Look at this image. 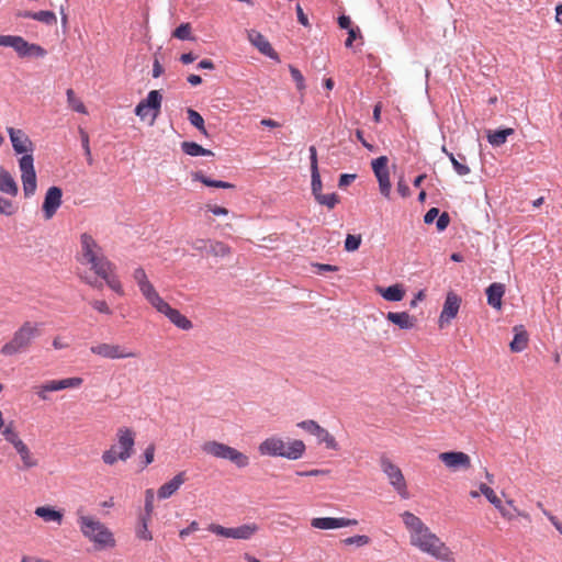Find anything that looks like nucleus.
Returning a JSON list of instances; mask_svg holds the SVG:
<instances>
[{"label": "nucleus", "mask_w": 562, "mask_h": 562, "mask_svg": "<svg viewBox=\"0 0 562 562\" xmlns=\"http://www.w3.org/2000/svg\"><path fill=\"white\" fill-rule=\"evenodd\" d=\"M311 188H312V194L316 199L319 194H322V179L319 171L311 172Z\"/></svg>", "instance_id": "a18cd8bd"}, {"label": "nucleus", "mask_w": 562, "mask_h": 562, "mask_svg": "<svg viewBox=\"0 0 562 562\" xmlns=\"http://www.w3.org/2000/svg\"><path fill=\"white\" fill-rule=\"evenodd\" d=\"M83 380L79 376H72V378H66L61 380H50L48 381V389L49 391H61L65 389H75L82 384Z\"/></svg>", "instance_id": "cd10ccee"}, {"label": "nucleus", "mask_w": 562, "mask_h": 562, "mask_svg": "<svg viewBox=\"0 0 562 562\" xmlns=\"http://www.w3.org/2000/svg\"><path fill=\"white\" fill-rule=\"evenodd\" d=\"M314 267L318 274H324L325 272H336L339 269L337 266L328 263H315Z\"/></svg>", "instance_id": "bf43d9fd"}, {"label": "nucleus", "mask_w": 562, "mask_h": 562, "mask_svg": "<svg viewBox=\"0 0 562 562\" xmlns=\"http://www.w3.org/2000/svg\"><path fill=\"white\" fill-rule=\"evenodd\" d=\"M112 272H113V270H105V277H101V278L106 282L108 286L112 291H114L119 295H123L124 294L123 286H122L120 280L115 276H112Z\"/></svg>", "instance_id": "e433bc0d"}, {"label": "nucleus", "mask_w": 562, "mask_h": 562, "mask_svg": "<svg viewBox=\"0 0 562 562\" xmlns=\"http://www.w3.org/2000/svg\"><path fill=\"white\" fill-rule=\"evenodd\" d=\"M34 514L46 522L53 521L56 522L57 525H61L63 522V513L60 510L55 509L52 506L36 507Z\"/></svg>", "instance_id": "bb28decb"}, {"label": "nucleus", "mask_w": 562, "mask_h": 562, "mask_svg": "<svg viewBox=\"0 0 562 562\" xmlns=\"http://www.w3.org/2000/svg\"><path fill=\"white\" fill-rule=\"evenodd\" d=\"M210 239L198 238L192 243V248L201 254H209Z\"/></svg>", "instance_id": "864d4df0"}, {"label": "nucleus", "mask_w": 562, "mask_h": 562, "mask_svg": "<svg viewBox=\"0 0 562 562\" xmlns=\"http://www.w3.org/2000/svg\"><path fill=\"white\" fill-rule=\"evenodd\" d=\"M8 134L16 154H23L19 160L23 192L26 198L32 196L36 191V173L34 169L33 143L24 131L8 127Z\"/></svg>", "instance_id": "f03ea898"}, {"label": "nucleus", "mask_w": 562, "mask_h": 562, "mask_svg": "<svg viewBox=\"0 0 562 562\" xmlns=\"http://www.w3.org/2000/svg\"><path fill=\"white\" fill-rule=\"evenodd\" d=\"M0 46L13 48L20 58H43L47 54L44 47L30 43L20 35H0Z\"/></svg>", "instance_id": "1a4fd4ad"}, {"label": "nucleus", "mask_w": 562, "mask_h": 562, "mask_svg": "<svg viewBox=\"0 0 562 562\" xmlns=\"http://www.w3.org/2000/svg\"><path fill=\"white\" fill-rule=\"evenodd\" d=\"M457 316V294L450 291L447 294L443 308L439 316V327L445 328Z\"/></svg>", "instance_id": "aec40b11"}, {"label": "nucleus", "mask_w": 562, "mask_h": 562, "mask_svg": "<svg viewBox=\"0 0 562 562\" xmlns=\"http://www.w3.org/2000/svg\"><path fill=\"white\" fill-rule=\"evenodd\" d=\"M480 494L484 495L493 506L497 505V503L501 501L495 491L485 483H481L479 485V490L470 491V496L473 498L479 497Z\"/></svg>", "instance_id": "7c9ffc66"}, {"label": "nucleus", "mask_w": 562, "mask_h": 562, "mask_svg": "<svg viewBox=\"0 0 562 562\" xmlns=\"http://www.w3.org/2000/svg\"><path fill=\"white\" fill-rule=\"evenodd\" d=\"M401 517L413 547L437 560L453 561V553L419 517L408 510L402 513Z\"/></svg>", "instance_id": "f257e3e1"}, {"label": "nucleus", "mask_w": 562, "mask_h": 562, "mask_svg": "<svg viewBox=\"0 0 562 562\" xmlns=\"http://www.w3.org/2000/svg\"><path fill=\"white\" fill-rule=\"evenodd\" d=\"M207 210L216 216H225L228 214V210L218 205H207Z\"/></svg>", "instance_id": "338daca9"}, {"label": "nucleus", "mask_w": 562, "mask_h": 562, "mask_svg": "<svg viewBox=\"0 0 562 562\" xmlns=\"http://www.w3.org/2000/svg\"><path fill=\"white\" fill-rule=\"evenodd\" d=\"M151 306L160 314L165 315L169 322L181 330H191L192 322L179 310L170 306L161 296Z\"/></svg>", "instance_id": "f8f14e48"}, {"label": "nucleus", "mask_w": 562, "mask_h": 562, "mask_svg": "<svg viewBox=\"0 0 562 562\" xmlns=\"http://www.w3.org/2000/svg\"><path fill=\"white\" fill-rule=\"evenodd\" d=\"M181 149L184 154L192 157L198 156H213L210 149L203 148L195 142H183L181 143Z\"/></svg>", "instance_id": "2f4dec72"}, {"label": "nucleus", "mask_w": 562, "mask_h": 562, "mask_svg": "<svg viewBox=\"0 0 562 562\" xmlns=\"http://www.w3.org/2000/svg\"><path fill=\"white\" fill-rule=\"evenodd\" d=\"M396 189L402 198H408L411 195L409 187L407 186L403 176L400 177Z\"/></svg>", "instance_id": "5fc2aeb1"}, {"label": "nucleus", "mask_w": 562, "mask_h": 562, "mask_svg": "<svg viewBox=\"0 0 562 562\" xmlns=\"http://www.w3.org/2000/svg\"><path fill=\"white\" fill-rule=\"evenodd\" d=\"M355 179H356V175H351V173H342V175L339 177L338 186H339L340 188L347 187V186H349V184H350Z\"/></svg>", "instance_id": "69168bd1"}, {"label": "nucleus", "mask_w": 562, "mask_h": 562, "mask_svg": "<svg viewBox=\"0 0 562 562\" xmlns=\"http://www.w3.org/2000/svg\"><path fill=\"white\" fill-rule=\"evenodd\" d=\"M35 20L46 25H55L57 23V16L53 11L41 10L35 12Z\"/></svg>", "instance_id": "58836bf2"}, {"label": "nucleus", "mask_w": 562, "mask_h": 562, "mask_svg": "<svg viewBox=\"0 0 562 562\" xmlns=\"http://www.w3.org/2000/svg\"><path fill=\"white\" fill-rule=\"evenodd\" d=\"M289 70L291 74L292 79L294 80L297 90L303 91L305 89V79L302 75V72L294 67L293 65H289Z\"/></svg>", "instance_id": "c03bdc74"}, {"label": "nucleus", "mask_w": 562, "mask_h": 562, "mask_svg": "<svg viewBox=\"0 0 562 562\" xmlns=\"http://www.w3.org/2000/svg\"><path fill=\"white\" fill-rule=\"evenodd\" d=\"M162 95L158 90H151L135 108V114L144 120L151 112V123L158 117L161 109Z\"/></svg>", "instance_id": "2eb2a0df"}, {"label": "nucleus", "mask_w": 562, "mask_h": 562, "mask_svg": "<svg viewBox=\"0 0 562 562\" xmlns=\"http://www.w3.org/2000/svg\"><path fill=\"white\" fill-rule=\"evenodd\" d=\"M135 533L139 540H144V541L153 540L151 531L148 529V525H146V522L138 524L136 527Z\"/></svg>", "instance_id": "3c124183"}, {"label": "nucleus", "mask_w": 562, "mask_h": 562, "mask_svg": "<svg viewBox=\"0 0 562 562\" xmlns=\"http://www.w3.org/2000/svg\"><path fill=\"white\" fill-rule=\"evenodd\" d=\"M494 507L499 512L501 516H502L504 519H506V520H509V521H510V520H513V519L515 518V514H514L512 510L507 509V508L503 505L502 501H499V503H497V505H494Z\"/></svg>", "instance_id": "13d9d810"}, {"label": "nucleus", "mask_w": 562, "mask_h": 562, "mask_svg": "<svg viewBox=\"0 0 562 562\" xmlns=\"http://www.w3.org/2000/svg\"><path fill=\"white\" fill-rule=\"evenodd\" d=\"M186 482V472H179L177 475H175L170 481L162 484L158 491L157 496L160 499H167L170 496H172L180 486Z\"/></svg>", "instance_id": "412c9836"}, {"label": "nucleus", "mask_w": 562, "mask_h": 562, "mask_svg": "<svg viewBox=\"0 0 562 562\" xmlns=\"http://www.w3.org/2000/svg\"><path fill=\"white\" fill-rule=\"evenodd\" d=\"M155 457V445L150 443L144 451L143 468H146L154 461Z\"/></svg>", "instance_id": "4d7b16f0"}, {"label": "nucleus", "mask_w": 562, "mask_h": 562, "mask_svg": "<svg viewBox=\"0 0 562 562\" xmlns=\"http://www.w3.org/2000/svg\"><path fill=\"white\" fill-rule=\"evenodd\" d=\"M439 215V210L437 207H431L427 211V213L424 216V222L426 224H431Z\"/></svg>", "instance_id": "0e129e2a"}, {"label": "nucleus", "mask_w": 562, "mask_h": 562, "mask_svg": "<svg viewBox=\"0 0 562 562\" xmlns=\"http://www.w3.org/2000/svg\"><path fill=\"white\" fill-rule=\"evenodd\" d=\"M90 305L101 314L111 315L112 310L109 307L108 303L103 300H93L90 302Z\"/></svg>", "instance_id": "603ef678"}, {"label": "nucleus", "mask_w": 562, "mask_h": 562, "mask_svg": "<svg viewBox=\"0 0 562 562\" xmlns=\"http://www.w3.org/2000/svg\"><path fill=\"white\" fill-rule=\"evenodd\" d=\"M450 223V217L448 213L443 212L442 214L438 215L436 221V227L439 232L445 231Z\"/></svg>", "instance_id": "6e6d98bb"}, {"label": "nucleus", "mask_w": 562, "mask_h": 562, "mask_svg": "<svg viewBox=\"0 0 562 562\" xmlns=\"http://www.w3.org/2000/svg\"><path fill=\"white\" fill-rule=\"evenodd\" d=\"M22 461V469L29 470L38 465V460L33 456L24 441L13 447Z\"/></svg>", "instance_id": "b1692460"}, {"label": "nucleus", "mask_w": 562, "mask_h": 562, "mask_svg": "<svg viewBox=\"0 0 562 562\" xmlns=\"http://www.w3.org/2000/svg\"><path fill=\"white\" fill-rule=\"evenodd\" d=\"M515 330V336H514V339L512 340L509 347H510V350L513 352H520L522 350H525L528 346V335L527 333L522 329V327H515L514 328Z\"/></svg>", "instance_id": "c85d7f7f"}, {"label": "nucleus", "mask_w": 562, "mask_h": 562, "mask_svg": "<svg viewBox=\"0 0 562 562\" xmlns=\"http://www.w3.org/2000/svg\"><path fill=\"white\" fill-rule=\"evenodd\" d=\"M77 522L82 536L99 549L114 548L116 544L113 532L97 517L86 515L83 508L76 512Z\"/></svg>", "instance_id": "7ed1b4c3"}, {"label": "nucleus", "mask_w": 562, "mask_h": 562, "mask_svg": "<svg viewBox=\"0 0 562 562\" xmlns=\"http://www.w3.org/2000/svg\"><path fill=\"white\" fill-rule=\"evenodd\" d=\"M439 459L450 469L457 468V451L442 452Z\"/></svg>", "instance_id": "8fccbe9b"}, {"label": "nucleus", "mask_w": 562, "mask_h": 562, "mask_svg": "<svg viewBox=\"0 0 562 562\" xmlns=\"http://www.w3.org/2000/svg\"><path fill=\"white\" fill-rule=\"evenodd\" d=\"M386 319L396 325L400 329L409 330L416 325V318L407 312H389Z\"/></svg>", "instance_id": "4be33fe9"}, {"label": "nucleus", "mask_w": 562, "mask_h": 562, "mask_svg": "<svg viewBox=\"0 0 562 562\" xmlns=\"http://www.w3.org/2000/svg\"><path fill=\"white\" fill-rule=\"evenodd\" d=\"M375 291L389 302H400L405 295L402 284H393L387 288L376 286Z\"/></svg>", "instance_id": "a878e982"}, {"label": "nucleus", "mask_w": 562, "mask_h": 562, "mask_svg": "<svg viewBox=\"0 0 562 562\" xmlns=\"http://www.w3.org/2000/svg\"><path fill=\"white\" fill-rule=\"evenodd\" d=\"M133 279L138 285L140 293L150 305L160 297L153 283L148 280L146 271L142 267L134 270Z\"/></svg>", "instance_id": "dca6fc26"}, {"label": "nucleus", "mask_w": 562, "mask_h": 562, "mask_svg": "<svg viewBox=\"0 0 562 562\" xmlns=\"http://www.w3.org/2000/svg\"><path fill=\"white\" fill-rule=\"evenodd\" d=\"M207 530L224 538L248 540L259 530V527L256 524H245L238 527L227 528L217 524H210Z\"/></svg>", "instance_id": "9b49d317"}, {"label": "nucleus", "mask_w": 562, "mask_h": 562, "mask_svg": "<svg viewBox=\"0 0 562 562\" xmlns=\"http://www.w3.org/2000/svg\"><path fill=\"white\" fill-rule=\"evenodd\" d=\"M68 105L76 112L81 114H87V109L85 104L78 99L72 89H67L66 91Z\"/></svg>", "instance_id": "f704fd0d"}, {"label": "nucleus", "mask_w": 562, "mask_h": 562, "mask_svg": "<svg viewBox=\"0 0 562 562\" xmlns=\"http://www.w3.org/2000/svg\"><path fill=\"white\" fill-rule=\"evenodd\" d=\"M543 514L548 517V519L557 528V530L562 533V522H560L559 519L547 509H543Z\"/></svg>", "instance_id": "774afa93"}, {"label": "nucleus", "mask_w": 562, "mask_h": 562, "mask_svg": "<svg viewBox=\"0 0 562 562\" xmlns=\"http://www.w3.org/2000/svg\"><path fill=\"white\" fill-rule=\"evenodd\" d=\"M196 530H199V524H198V521L193 520L189 524V526L187 528H183L179 531V536H180V538L184 539L190 533H192Z\"/></svg>", "instance_id": "680f3d73"}, {"label": "nucleus", "mask_w": 562, "mask_h": 562, "mask_svg": "<svg viewBox=\"0 0 562 562\" xmlns=\"http://www.w3.org/2000/svg\"><path fill=\"white\" fill-rule=\"evenodd\" d=\"M201 448L204 453L217 459L228 460L238 469H244L249 465L248 456L225 443L211 440L205 441Z\"/></svg>", "instance_id": "6e6552de"}, {"label": "nucleus", "mask_w": 562, "mask_h": 562, "mask_svg": "<svg viewBox=\"0 0 562 562\" xmlns=\"http://www.w3.org/2000/svg\"><path fill=\"white\" fill-rule=\"evenodd\" d=\"M135 432L127 427H121L116 431V443L102 453V461L108 465L115 464L119 460L125 462L134 453Z\"/></svg>", "instance_id": "0eeeda50"}, {"label": "nucleus", "mask_w": 562, "mask_h": 562, "mask_svg": "<svg viewBox=\"0 0 562 562\" xmlns=\"http://www.w3.org/2000/svg\"><path fill=\"white\" fill-rule=\"evenodd\" d=\"M505 294V285L503 283H492L486 289L487 303L496 310L502 307V299Z\"/></svg>", "instance_id": "5701e85b"}, {"label": "nucleus", "mask_w": 562, "mask_h": 562, "mask_svg": "<svg viewBox=\"0 0 562 562\" xmlns=\"http://www.w3.org/2000/svg\"><path fill=\"white\" fill-rule=\"evenodd\" d=\"M18 206L10 200L0 196V214L11 216L15 214Z\"/></svg>", "instance_id": "79ce46f5"}, {"label": "nucleus", "mask_w": 562, "mask_h": 562, "mask_svg": "<svg viewBox=\"0 0 562 562\" xmlns=\"http://www.w3.org/2000/svg\"><path fill=\"white\" fill-rule=\"evenodd\" d=\"M389 159L386 156H380L372 160L371 167L373 173L379 183L380 193L386 199L391 200L392 196V186L390 181V171L387 168Z\"/></svg>", "instance_id": "4468645a"}, {"label": "nucleus", "mask_w": 562, "mask_h": 562, "mask_svg": "<svg viewBox=\"0 0 562 562\" xmlns=\"http://www.w3.org/2000/svg\"><path fill=\"white\" fill-rule=\"evenodd\" d=\"M90 351L93 355L111 360L136 358L138 356V353L132 349L117 344L108 342L91 346Z\"/></svg>", "instance_id": "ddd939ff"}, {"label": "nucleus", "mask_w": 562, "mask_h": 562, "mask_svg": "<svg viewBox=\"0 0 562 562\" xmlns=\"http://www.w3.org/2000/svg\"><path fill=\"white\" fill-rule=\"evenodd\" d=\"M40 336V324L24 322L14 333L12 338L5 342L0 352L4 357H12L29 351L32 342Z\"/></svg>", "instance_id": "423d86ee"}, {"label": "nucleus", "mask_w": 562, "mask_h": 562, "mask_svg": "<svg viewBox=\"0 0 562 562\" xmlns=\"http://www.w3.org/2000/svg\"><path fill=\"white\" fill-rule=\"evenodd\" d=\"M153 502H154L153 491L151 490H147L146 491V496H145V508L144 509H145V512L148 515H151V513H153V509H154Z\"/></svg>", "instance_id": "e2e57ef3"}, {"label": "nucleus", "mask_w": 562, "mask_h": 562, "mask_svg": "<svg viewBox=\"0 0 562 562\" xmlns=\"http://www.w3.org/2000/svg\"><path fill=\"white\" fill-rule=\"evenodd\" d=\"M306 451L305 443L300 439H292L288 442L277 435L263 439L258 446V452L261 457L284 458L288 460H299Z\"/></svg>", "instance_id": "20e7f679"}, {"label": "nucleus", "mask_w": 562, "mask_h": 562, "mask_svg": "<svg viewBox=\"0 0 562 562\" xmlns=\"http://www.w3.org/2000/svg\"><path fill=\"white\" fill-rule=\"evenodd\" d=\"M346 546L363 547L370 543V538L366 535H356L344 540Z\"/></svg>", "instance_id": "49530a36"}, {"label": "nucleus", "mask_w": 562, "mask_h": 562, "mask_svg": "<svg viewBox=\"0 0 562 562\" xmlns=\"http://www.w3.org/2000/svg\"><path fill=\"white\" fill-rule=\"evenodd\" d=\"M63 191L59 187H49L45 193L44 202L42 205L45 220H50L56 214L57 210L63 203Z\"/></svg>", "instance_id": "f3484780"}, {"label": "nucleus", "mask_w": 562, "mask_h": 562, "mask_svg": "<svg viewBox=\"0 0 562 562\" xmlns=\"http://www.w3.org/2000/svg\"><path fill=\"white\" fill-rule=\"evenodd\" d=\"M356 519L345 517H316L311 520V526L315 529L329 530L348 526H356Z\"/></svg>", "instance_id": "a211bd4d"}, {"label": "nucleus", "mask_w": 562, "mask_h": 562, "mask_svg": "<svg viewBox=\"0 0 562 562\" xmlns=\"http://www.w3.org/2000/svg\"><path fill=\"white\" fill-rule=\"evenodd\" d=\"M0 191L15 196L19 192L18 184L9 171L0 165Z\"/></svg>", "instance_id": "393cba45"}, {"label": "nucleus", "mask_w": 562, "mask_h": 562, "mask_svg": "<svg viewBox=\"0 0 562 562\" xmlns=\"http://www.w3.org/2000/svg\"><path fill=\"white\" fill-rule=\"evenodd\" d=\"M248 40L261 54L271 59L279 60V55L261 33L251 30L248 32Z\"/></svg>", "instance_id": "6ab92c4d"}, {"label": "nucleus", "mask_w": 562, "mask_h": 562, "mask_svg": "<svg viewBox=\"0 0 562 562\" xmlns=\"http://www.w3.org/2000/svg\"><path fill=\"white\" fill-rule=\"evenodd\" d=\"M319 204L327 206L328 209H334L336 204L339 202V198L336 193L328 194H319L315 199Z\"/></svg>", "instance_id": "ea45409f"}, {"label": "nucleus", "mask_w": 562, "mask_h": 562, "mask_svg": "<svg viewBox=\"0 0 562 562\" xmlns=\"http://www.w3.org/2000/svg\"><path fill=\"white\" fill-rule=\"evenodd\" d=\"M310 161H311V172L319 171L318 170V161H317V150L315 146H310Z\"/></svg>", "instance_id": "052dcab7"}, {"label": "nucleus", "mask_w": 562, "mask_h": 562, "mask_svg": "<svg viewBox=\"0 0 562 562\" xmlns=\"http://www.w3.org/2000/svg\"><path fill=\"white\" fill-rule=\"evenodd\" d=\"M296 426L313 436L316 435L317 430L321 427V425L313 419L302 420V422L297 423Z\"/></svg>", "instance_id": "09e8293b"}, {"label": "nucleus", "mask_w": 562, "mask_h": 562, "mask_svg": "<svg viewBox=\"0 0 562 562\" xmlns=\"http://www.w3.org/2000/svg\"><path fill=\"white\" fill-rule=\"evenodd\" d=\"M318 443H324L327 449L338 450L339 446L333 435L329 434L324 427H319L315 435Z\"/></svg>", "instance_id": "72a5a7b5"}, {"label": "nucleus", "mask_w": 562, "mask_h": 562, "mask_svg": "<svg viewBox=\"0 0 562 562\" xmlns=\"http://www.w3.org/2000/svg\"><path fill=\"white\" fill-rule=\"evenodd\" d=\"M380 467L382 472L389 479V483L398 493V495L404 499L408 498L409 494L407 491L406 481L401 469L394 464L385 454L380 457Z\"/></svg>", "instance_id": "9d476101"}, {"label": "nucleus", "mask_w": 562, "mask_h": 562, "mask_svg": "<svg viewBox=\"0 0 562 562\" xmlns=\"http://www.w3.org/2000/svg\"><path fill=\"white\" fill-rule=\"evenodd\" d=\"M173 36L180 41L192 40L191 37V26L189 23L180 24L175 31Z\"/></svg>", "instance_id": "37998d69"}, {"label": "nucleus", "mask_w": 562, "mask_h": 562, "mask_svg": "<svg viewBox=\"0 0 562 562\" xmlns=\"http://www.w3.org/2000/svg\"><path fill=\"white\" fill-rule=\"evenodd\" d=\"M187 113L189 122L202 134L207 135V132L204 126V119L202 117V115L193 109H188Z\"/></svg>", "instance_id": "c9c22d12"}, {"label": "nucleus", "mask_w": 562, "mask_h": 562, "mask_svg": "<svg viewBox=\"0 0 562 562\" xmlns=\"http://www.w3.org/2000/svg\"><path fill=\"white\" fill-rule=\"evenodd\" d=\"M2 435L4 437V439L10 442L13 447H15L18 443H20L21 441H23L18 432L11 427V426H7L4 428V430L2 431Z\"/></svg>", "instance_id": "de8ad7c7"}, {"label": "nucleus", "mask_w": 562, "mask_h": 562, "mask_svg": "<svg viewBox=\"0 0 562 562\" xmlns=\"http://www.w3.org/2000/svg\"><path fill=\"white\" fill-rule=\"evenodd\" d=\"M210 251L209 254L215 257H226L231 254V248L222 241H213L210 239Z\"/></svg>", "instance_id": "4c0bfd02"}, {"label": "nucleus", "mask_w": 562, "mask_h": 562, "mask_svg": "<svg viewBox=\"0 0 562 562\" xmlns=\"http://www.w3.org/2000/svg\"><path fill=\"white\" fill-rule=\"evenodd\" d=\"M362 237L361 235H351L348 234L345 240V250L348 252H352L359 249L361 245Z\"/></svg>", "instance_id": "a19ab883"}, {"label": "nucleus", "mask_w": 562, "mask_h": 562, "mask_svg": "<svg viewBox=\"0 0 562 562\" xmlns=\"http://www.w3.org/2000/svg\"><path fill=\"white\" fill-rule=\"evenodd\" d=\"M81 261L89 265L99 277H105V270H114L113 263L105 257L102 247L88 233L80 235Z\"/></svg>", "instance_id": "39448f33"}, {"label": "nucleus", "mask_w": 562, "mask_h": 562, "mask_svg": "<svg viewBox=\"0 0 562 562\" xmlns=\"http://www.w3.org/2000/svg\"><path fill=\"white\" fill-rule=\"evenodd\" d=\"M193 180L200 181L206 187L220 188V189H233L235 186L231 182L222 180H213L206 177L203 172L196 171L192 175Z\"/></svg>", "instance_id": "c756f323"}, {"label": "nucleus", "mask_w": 562, "mask_h": 562, "mask_svg": "<svg viewBox=\"0 0 562 562\" xmlns=\"http://www.w3.org/2000/svg\"><path fill=\"white\" fill-rule=\"evenodd\" d=\"M514 134L513 128H504L498 131H490L487 134L488 143L492 146L498 147L506 143L507 137Z\"/></svg>", "instance_id": "473e14b6"}]
</instances>
